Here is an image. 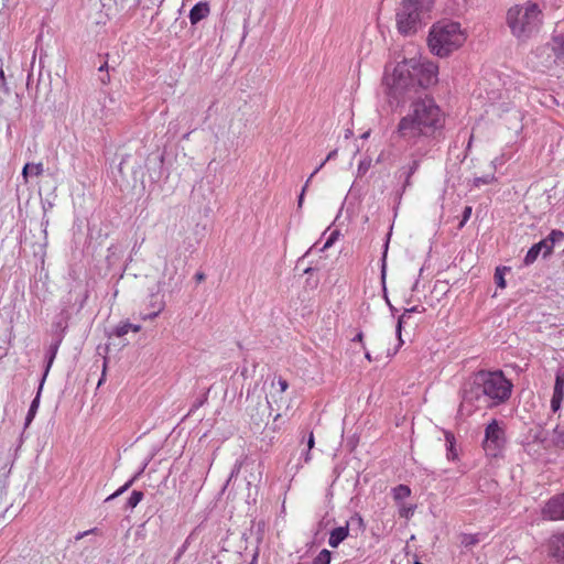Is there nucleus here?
<instances>
[{
	"label": "nucleus",
	"instance_id": "de8ad7c7",
	"mask_svg": "<svg viewBox=\"0 0 564 564\" xmlns=\"http://www.w3.org/2000/svg\"><path fill=\"white\" fill-rule=\"evenodd\" d=\"M386 274V254L383 256V263H382V279H384Z\"/></svg>",
	"mask_w": 564,
	"mask_h": 564
},
{
	"label": "nucleus",
	"instance_id": "7ed1b4c3",
	"mask_svg": "<svg viewBox=\"0 0 564 564\" xmlns=\"http://www.w3.org/2000/svg\"><path fill=\"white\" fill-rule=\"evenodd\" d=\"M465 33L460 24L453 21H440L435 23L429 34V47L434 55L448 56L465 42Z\"/></svg>",
	"mask_w": 564,
	"mask_h": 564
},
{
	"label": "nucleus",
	"instance_id": "f257e3e1",
	"mask_svg": "<svg viewBox=\"0 0 564 564\" xmlns=\"http://www.w3.org/2000/svg\"><path fill=\"white\" fill-rule=\"evenodd\" d=\"M438 67L433 62L416 58L398 63L392 75L384 76L390 97L398 104L413 100L410 110L398 124V132L410 145L430 147L443 132L445 113L435 100L423 91L437 82Z\"/></svg>",
	"mask_w": 564,
	"mask_h": 564
},
{
	"label": "nucleus",
	"instance_id": "5fc2aeb1",
	"mask_svg": "<svg viewBox=\"0 0 564 564\" xmlns=\"http://www.w3.org/2000/svg\"><path fill=\"white\" fill-rule=\"evenodd\" d=\"M250 564H257V555L253 556V558H252Z\"/></svg>",
	"mask_w": 564,
	"mask_h": 564
},
{
	"label": "nucleus",
	"instance_id": "a19ab883",
	"mask_svg": "<svg viewBox=\"0 0 564 564\" xmlns=\"http://www.w3.org/2000/svg\"><path fill=\"white\" fill-rule=\"evenodd\" d=\"M369 164H366L365 162H360L359 166H358V172L359 173H365L368 169Z\"/></svg>",
	"mask_w": 564,
	"mask_h": 564
},
{
	"label": "nucleus",
	"instance_id": "bf43d9fd",
	"mask_svg": "<svg viewBox=\"0 0 564 564\" xmlns=\"http://www.w3.org/2000/svg\"><path fill=\"white\" fill-rule=\"evenodd\" d=\"M414 564H423V563H421V562H419V561H415V562H414Z\"/></svg>",
	"mask_w": 564,
	"mask_h": 564
},
{
	"label": "nucleus",
	"instance_id": "393cba45",
	"mask_svg": "<svg viewBox=\"0 0 564 564\" xmlns=\"http://www.w3.org/2000/svg\"><path fill=\"white\" fill-rule=\"evenodd\" d=\"M143 497H144V494L142 491L133 490L127 500L126 507L130 508V509L135 508L141 502Z\"/></svg>",
	"mask_w": 564,
	"mask_h": 564
},
{
	"label": "nucleus",
	"instance_id": "864d4df0",
	"mask_svg": "<svg viewBox=\"0 0 564 564\" xmlns=\"http://www.w3.org/2000/svg\"><path fill=\"white\" fill-rule=\"evenodd\" d=\"M0 79L3 80L4 79V73L2 69H0Z\"/></svg>",
	"mask_w": 564,
	"mask_h": 564
},
{
	"label": "nucleus",
	"instance_id": "f8f14e48",
	"mask_svg": "<svg viewBox=\"0 0 564 564\" xmlns=\"http://www.w3.org/2000/svg\"><path fill=\"white\" fill-rule=\"evenodd\" d=\"M210 13L209 3L206 1L197 2L189 11L188 18L192 25H196L202 20L206 19Z\"/></svg>",
	"mask_w": 564,
	"mask_h": 564
},
{
	"label": "nucleus",
	"instance_id": "a878e982",
	"mask_svg": "<svg viewBox=\"0 0 564 564\" xmlns=\"http://www.w3.org/2000/svg\"><path fill=\"white\" fill-rule=\"evenodd\" d=\"M332 552L324 549L313 560V564H330Z\"/></svg>",
	"mask_w": 564,
	"mask_h": 564
},
{
	"label": "nucleus",
	"instance_id": "6ab92c4d",
	"mask_svg": "<svg viewBox=\"0 0 564 564\" xmlns=\"http://www.w3.org/2000/svg\"><path fill=\"white\" fill-rule=\"evenodd\" d=\"M147 464H144V466L142 467V469L134 476L132 477L130 480H128L123 486H121L118 490H116L113 494H111L110 496H108L106 499H105V502H108V501H111L113 499H116L117 497L121 496L123 492H126L131 486L132 484L134 482V480L143 473L144 468H145Z\"/></svg>",
	"mask_w": 564,
	"mask_h": 564
},
{
	"label": "nucleus",
	"instance_id": "3c124183",
	"mask_svg": "<svg viewBox=\"0 0 564 564\" xmlns=\"http://www.w3.org/2000/svg\"><path fill=\"white\" fill-rule=\"evenodd\" d=\"M355 341H361L362 340V333H359L356 335V337L354 338Z\"/></svg>",
	"mask_w": 564,
	"mask_h": 564
},
{
	"label": "nucleus",
	"instance_id": "aec40b11",
	"mask_svg": "<svg viewBox=\"0 0 564 564\" xmlns=\"http://www.w3.org/2000/svg\"><path fill=\"white\" fill-rule=\"evenodd\" d=\"M152 297L155 299V310H152L149 313H144L142 315V319L144 321L155 318L164 308L165 304L163 300L159 296V294H152Z\"/></svg>",
	"mask_w": 564,
	"mask_h": 564
},
{
	"label": "nucleus",
	"instance_id": "13d9d810",
	"mask_svg": "<svg viewBox=\"0 0 564 564\" xmlns=\"http://www.w3.org/2000/svg\"><path fill=\"white\" fill-rule=\"evenodd\" d=\"M369 137V132H366L362 134V138H368Z\"/></svg>",
	"mask_w": 564,
	"mask_h": 564
},
{
	"label": "nucleus",
	"instance_id": "603ef678",
	"mask_svg": "<svg viewBox=\"0 0 564 564\" xmlns=\"http://www.w3.org/2000/svg\"><path fill=\"white\" fill-rule=\"evenodd\" d=\"M90 531H87V532H83V533H79L76 539H82L84 535L88 534Z\"/></svg>",
	"mask_w": 564,
	"mask_h": 564
},
{
	"label": "nucleus",
	"instance_id": "6e6d98bb",
	"mask_svg": "<svg viewBox=\"0 0 564 564\" xmlns=\"http://www.w3.org/2000/svg\"><path fill=\"white\" fill-rule=\"evenodd\" d=\"M186 549V545H183L181 552L178 553V556H181L182 552Z\"/></svg>",
	"mask_w": 564,
	"mask_h": 564
},
{
	"label": "nucleus",
	"instance_id": "dca6fc26",
	"mask_svg": "<svg viewBox=\"0 0 564 564\" xmlns=\"http://www.w3.org/2000/svg\"><path fill=\"white\" fill-rule=\"evenodd\" d=\"M43 164L42 163H26L22 169V177L24 183L29 182V175L40 176L43 173Z\"/></svg>",
	"mask_w": 564,
	"mask_h": 564
},
{
	"label": "nucleus",
	"instance_id": "a18cd8bd",
	"mask_svg": "<svg viewBox=\"0 0 564 564\" xmlns=\"http://www.w3.org/2000/svg\"><path fill=\"white\" fill-rule=\"evenodd\" d=\"M195 279H196L198 282H200V281H203V280L205 279V275H204V273H202V272H197V273L195 274Z\"/></svg>",
	"mask_w": 564,
	"mask_h": 564
},
{
	"label": "nucleus",
	"instance_id": "e433bc0d",
	"mask_svg": "<svg viewBox=\"0 0 564 564\" xmlns=\"http://www.w3.org/2000/svg\"><path fill=\"white\" fill-rule=\"evenodd\" d=\"M326 164L325 161L321 162L319 165H317V167L313 171V173L310 175V177L307 178L308 183L311 182V180L323 169V166Z\"/></svg>",
	"mask_w": 564,
	"mask_h": 564
},
{
	"label": "nucleus",
	"instance_id": "72a5a7b5",
	"mask_svg": "<svg viewBox=\"0 0 564 564\" xmlns=\"http://www.w3.org/2000/svg\"><path fill=\"white\" fill-rule=\"evenodd\" d=\"M276 384H278V387H279V388L276 389V393H279L280 395H281L283 392H285V391H286V389L289 388V383H288V381H286L285 379L281 378V377L276 380Z\"/></svg>",
	"mask_w": 564,
	"mask_h": 564
},
{
	"label": "nucleus",
	"instance_id": "0eeeda50",
	"mask_svg": "<svg viewBox=\"0 0 564 564\" xmlns=\"http://www.w3.org/2000/svg\"><path fill=\"white\" fill-rule=\"evenodd\" d=\"M414 150L410 154L409 163L402 165L398 171V177L403 178L402 193L412 185L411 177L419 170L422 159L429 153L426 144L412 145Z\"/></svg>",
	"mask_w": 564,
	"mask_h": 564
},
{
	"label": "nucleus",
	"instance_id": "c756f323",
	"mask_svg": "<svg viewBox=\"0 0 564 564\" xmlns=\"http://www.w3.org/2000/svg\"><path fill=\"white\" fill-rule=\"evenodd\" d=\"M547 242L552 243V249L554 248V243L564 241V232L561 230H552L547 236Z\"/></svg>",
	"mask_w": 564,
	"mask_h": 564
},
{
	"label": "nucleus",
	"instance_id": "4468645a",
	"mask_svg": "<svg viewBox=\"0 0 564 564\" xmlns=\"http://www.w3.org/2000/svg\"><path fill=\"white\" fill-rule=\"evenodd\" d=\"M349 534V524L337 527L329 532L328 544L330 547H337Z\"/></svg>",
	"mask_w": 564,
	"mask_h": 564
},
{
	"label": "nucleus",
	"instance_id": "a211bd4d",
	"mask_svg": "<svg viewBox=\"0 0 564 564\" xmlns=\"http://www.w3.org/2000/svg\"><path fill=\"white\" fill-rule=\"evenodd\" d=\"M424 311H425L424 307L420 308L419 306H413V307L404 310L403 314L398 318V323H397V327H395V332H397V335L400 340H401L402 325H403L405 318L410 317V315L412 313H423Z\"/></svg>",
	"mask_w": 564,
	"mask_h": 564
},
{
	"label": "nucleus",
	"instance_id": "79ce46f5",
	"mask_svg": "<svg viewBox=\"0 0 564 564\" xmlns=\"http://www.w3.org/2000/svg\"><path fill=\"white\" fill-rule=\"evenodd\" d=\"M384 299H386V302L391 311L392 314H394V312H397V308L391 304L390 300L388 299L387 295H384Z\"/></svg>",
	"mask_w": 564,
	"mask_h": 564
},
{
	"label": "nucleus",
	"instance_id": "bb28decb",
	"mask_svg": "<svg viewBox=\"0 0 564 564\" xmlns=\"http://www.w3.org/2000/svg\"><path fill=\"white\" fill-rule=\"evenodd\" d=\"M510 269L509 268H497L496 269V272H495V282L496 284L498 285V288L500 289H505L506 288V280H505V272L506 271H509Z\"/></svg>",
	"mask_w": 564,
	"mask_h": 564
},
{
	"label": "nucleus",
	"instance_id": "4d7b16f0",
	"mask_svg": "<svg viewBox=\"0 0 564 564\" xmlns=\"http://www.w3.org/2000/svg\"><path fill=\"white\" fill-rule=\"evenodd\" d=\"M310 460V455L308 453L305 455V462H308Z\"/></svg>",
	"mask_w": 564,
	"mask_h": 564
},
{
	"label": "nucleus",
	"instance_id": "1a4fd4ad",
	"mask_svg": "<svg viewBox=\"0 0 564 564\" xmlns=\"http://www.w3.org/2000/svg\"><path fill=\"white\" fill-rule=\"evenodd\" d=\"M101 118L110 120L112 117L123 111L122 102L115 96V94H107L100 100Z\"/></svg>",
	"mask_w": 564,
	"mask_h": 564
},
{
	"label": "nucleus",
	"instance_id": "c03bdc74",
	"mask_svg": "<svg viewBox=\"0 0 564 564\" xmlns=\"http://www.w3.org/2000/svg\"><path fill=\"white\" fill-rule=\"evenodd\" d=\"M108 69H109V66H108V63H107V62H105L104 64H101V65L99 66V68H98V70H99V72H104V70L108 72Z\"/></svg>",
	"mask_w": 564,
	"mask_h": 564
},
{
	"label": "nucleus",
	"instance_id": "cd10ccee",
	"mask_svg": "<svg viewBox=\"0 0 564 564\" xmlns=\"http://www.w3.org/2000/svg\"><path fill=\"white\" fill-rule=\"evenodd\" d=\"M494 181H496V177L494 174H487L484 176H478L473 180V184L475 187H480L481 185L491 184Z\"/></svg>",
	"mask_w": 564,
	"mask_h": 564
},
{
	"label": "nucleus",
	"instance_id": "c9c22d12",
	"mask_svg": "<svg viewBox=\"0 0 564 564\" xmlns=\"http://www.w3.org/2000/svg\"><path fill=\"white\" fill-rule=\"evenodd\" d=\"M307 186H308V181H306V183H305L304 187L302 188V192H301V194L299 196V199H297V206L299 207H302V204H303V200H304V194L306 192Z\"/></svg>",
	"mask_w": 564,
	"mask_h": 564
},
{
	"label": "nucleus",
	"instance_id": "58836bf2",
	"mask_svg": "<svg viewBox=\"0 0 564 564\" xmlns=\"http://www.w3.org/2000/svg\"><path fill=\"white\" fill-rule=\"evenodd\" d=\"M239 470H240V464L237 463V464H235V466H234V468H232V470L230 473L229 479H231L232 477L238 475Z\"/></svg>",
	"mask_w": 564,
	"mask_h": 564
},
{
	"label": "nucleus",
	"instance_id": "4c0bfd02",
	"mask_svg": "<svg viewBox=\"0 0 564 564\" xmlns=\"http://www.w3.org/2000/svg\"><path fill=\"white\" fill-rule=\"evenodd\" d=\"M314 444H315L314 435H313V432H311L308 435V440H307L308 451H311L314 447Z\"/></svg>",
	"mask_w": 564,
	"mask_h": 564
},
{
	"label": "nucleus",
	"instance_id": "ddd939ff",
	"mask_svg": "<svg viewBox=\"0 0 564 564\" xmlns=\"http://www.w3.org/2000/svg\"><path fill=\"white\" fill-rule=\"evenodd\" d=\"M550 555L557 561L564 560V533L552 535L549 543Z\"/></svg>",
	"mask_w": 564,
	"mask_h": 564
},
{
	"label": "nucleus",
	"instance_id": "473e14b6",
	"mask_svg": "<svg viewBox=\"0 0 564 564\" xmlns=\"http://www.w3.org/2000/svg\"><path fill=\"white\" fill-rule=\"evenodd\" d=\"M471 212H473V208L471 206H466L463 210V215H462V220L458 225V228L462 229L465 224L469 220L470 216H471Z\"/></svg>",
	"mask_w": 564,
	"mask_h": 564
},
{
	"label": "nucleus",
	"instance_id": "4be33fe9",
	"mask_svg": "<svg viewBox=\"0 0 564 564\" xmlns=\"http://www.w3.org/2000/svg\"><path fill=\"white\" fill-rule=\"evenodd\" d=\"M553 444L556 447L564 448V425H556L553 430Z\"/></svg>",
	"mask_w": 564,
	"mask_h": 564
},
{
	"label": "nucleus",
	"instance_id": "2eb2a0df",
	"mask_svg": "<svg viewBox=\"0 0 564 564\" xmlns=\"http://www.w3.org/2000/svg\"><path fill=\"white\" fill-rule=\"evenodd\" d=\"M43 383H44L43 380H41V383H40L36 397L31 402V405L29 408V411H28V414H26V417H25V427H28L30 425V423L33 421V419H34V416H35V414L37 412L39 404H40V395H41V391H42V388H43Z\"/></svg>",
	"mask_w": 564,
	"mask_h": 564
},
{
	"label": "nucleus",
	"instance_id": "39448f33",
	"mask_svg": "<svg viewBox=\"0 0 564 564\" xmlns=\"http://www.w3.org/2000/svg\"><path fill=\"white\" fill-rule=\"evenodd\" d=\"M430 0H403L397 10V26L401 34L411 35L422 25V15L429 9Z\"/></svg>",
	"mask_w": 564,
	"mask_h": 564
},
{
	"label": "nucleus",
	"instance_id": "f704fd0d",
	"mask_svg": "<svg viewBox=\"0 0 564 564\" xmlns=\"http://www.w3.org/2000/svg\"><path fill=\"white\" fill-rule=\"evenodd\" d=\"M337 236H338V231H333L329 237L327 238V240L325 241L323 248L321 250H326L328 249L329 247L333 246V243L335 242V240L337 239Z\"/></svg>",
	"mask_w": 564,
	"mask_h": 564
},
{
	"label": "nucleus",
	"instance_id": "09e8293b",
	"mask_svg": "<svg viewBox=\"0 0 564 564\" xmlns=\"http://www.w3.org/2000/svg\"><path fill=\"white\" fill-rule=\"evenodd\" d=\"M140 329H141V326H140V325L132 324V327H131V329H130V330H132V332H135V333H137V332H139Z\"/></svg>",
	"mask_w": 564,
	"mask_h": 564
},
{
	"label": "nucleus",
	"instance_id": "9b49d317",
	"mask_svg": "<svg viewBox=\"0 0 564 564\" xmlns=\"http://www.w3.org/2000/svg\"><path fill=\"white\" fill-rule=\"evenodd\" d=\"M543 253V257H546L552 253V243L547 242V239H543L538 243H534L527 252L524 257V264H532L539 257L540 253Z\"/></svg>",
	"mask_w": 564,
	"mask_h": 564
},
{
	"label": "nucleus",
	"instance_id": "7c9ffc66",
	"mask_svg": "<svg viewBox=\"0 0 564 564\" xmlns=\"http://www.w3.org/2000/svg\"><path fill=\"white\" fill-rule=\"evenodd\" d=\"M415 508L414 505L402 503L400 505L399 514L402 518L410 519L414 514Z\"/></svg>",
	"mask_w": 564,
	"mask_h": 564
},
{
	"label": "nucleus",
	"instance_id": "b1692460",
	"mask_svg": "<svg viewBox=\"0 0 564 564\" xmlns=\"http://www.w3.org/2000/svg\"><path fill=\"white\" fill-rule=\"evenodd\" d=\"M552 50L554 51L555 55L557 57L564 55V33L561 35H555L553 37V46Z\"/></svg>",
	"mask_w": 564,
	"mask_h": 564
},
{
	"label": "nucleus",
	"instance_id": "2f4dec72",
	"mask_svg": "<svg viewBox=\"0 0 564 564\" xmlns=\"http://www.w3.org/2000/svg\"><path fill=\"white\" fill-rule=\"evenodd\" d=\"M446 443H447V457L448 459H454L456 457V453L454 452V436L451 433H446Z\"/></svg>",
	"mask_w": 564,
	"mask_h": 564
},
{
	"label": "nucleus",
	"instance_id": "49530a36",
	"mask_svg": "<svg viewBox=\"0 0 564 564\" xmlns=\"http://www.w3.org/2000/svg\"><path fill=\"white\" fill-rule=\"evenodd\" d=\"M57 328H62L63 330L66 328V322L59 321L56 323Z\"/></svg>",
	"mask_w": 564,
	"mask_h": 564
},
{
	"label": "nucleus",
	"instance_id": "c85d7f7f",
	"mask_svg": "<svg viewBox=\"0 0 564 564\" xmlns=\"http://www.w3.org/2000/svg\"><path fill=\"white\" fill-rule=\"evenodd\" d=\"M131 327V323L122 322L118 326H116V328L113 329V335H116L117 337H122L130 332Z\"/></svg>",
	"mask_w": 564,
	"mask_h": 564
},
{
	"label": "nucleus",
	"instance_id": "412c9836",
	"mask_svg": "<svg viewBox=\"0 0 564 564\" xmlns=\"http://www.w3.org/2000/svg\"><path fill=\"white\" fill-rule=\"evenodd\" d=\"M392 495L394 500L400 502L411 495V489L406 485H399L392 489Z\"/></svg>",
	"mask_w": 564,
	"mask_h": 564
},
{
	"label": "nucleus",
	"instance_id": "20e7f679",
	"mask_svg": "<svg viewBox=\"0 0 564 564\" xmlns=\"http://www.w3.org/2000/svg\"><path fill=\"white\" fill-rule=\"evenodd\" d=\"M507 22L512 34L524 40L539 31L542 23L541 11L532 2L514 6L507 13Z\"/></svg>",
	"mask_w": 564,
	"mask_h": 564
},
{
	"label": "nucleus",
	"instance_id": "37998d69",
	"mask_svg": "<svg viewBox=\"0 0 564 564\" xmlns=\"http://www.w3.org/2000/svg\"><path fill=\"white\" fill-rule=\"evenodd\" d=\"M109 80H110V77H109V75H108V74H106V75H104V76H101V77H100V82H101L104 85L108 84V83H109Z\"/></svg>",
	"mask_w": 564,
	"mask_h": 564
},
{
	"label": "nucleus",
	"instance_id": "8fccbe9b",
	"mask_svg": "<svg viewBox=\"0 0 564 564\" xmlns=\"http://www.w3.org/2000/svg\"><path fill=\"white\" fill-rule=\"evenodd\" d=\"M149 305L151 306L152 310H155V299L154 297H152V296L150 297V304Z\"/></svg>",
	"mask_w": 564,
	"mask_h": 564
},
{
	"label": "nucleus",
	"instance_id": "423d86ee",
	"mask_svg": "<svg viewBox=\"0 0 564 564\" xmlns=\"http://www.w3.org/2000/svg\"><path fill=\"white\" fill-rule=\"evenodd\" d=\"M506 443L505 430L497 420H491L485 429L484 449L490 456H498Z\"/></svg>",
	"mask_w": 564,
	"mask_h": 564
},
{
	"label": "nucleus",
	"instance_id": "ea45409f",
	"mask_svg": "<svg viewBox=\"0 0 564 564\" xmlns=\"http://www.w3.org/2000/svg\"><path fill=\"white\" fill-rule=\"evenodd\" d=\"M336 155H337V150H333V151H330V152L328 153V155L326 156V159H325L324 161H325V162L330 161V160L335 159V158H336Z\"/></svg>",
	"mask_w": 564,
	"mask_h": 564
},
{
	"label": "nucleus",
	"instance_id": "f3484780",
	"mask_svg": "<svg viewBox=\"0 0 564 564\" xmlns=\"http://www.w3.org/2000/svg\"><path fill=\"white\" fill-rule=\"evenodd\" d=\"M61 341H62V337H59V338H58L54 344H52V345L50 346V348H48L47 356H46V358H47V364H46V367H45L44 375H43V377H42L43 382L45 381V378H46V376H47V373H48V371H50V369H51V367H52V365H53V361H54V359H55V357H56V354H57V350H58V347H59Z\"/></svg>",
	"mask_w": 564,
	"mask_h": 564
},
{
	"label": "nucleus",
	"instance_id": "9d476101",
	"mask_svg": "<svg viewBox=\"0 0 564 564\" xmlns=\"http://www.w3.org/2000/svg\"><path fill=\"white\" fill-rule=\"evenodd\" d=\"M564 400V370L558 369L555 375L554 390L551 399V409L557 412Z\"/></svg>",
	"mask_w": 564,
	"mask_h": 564
},
{
	"label": "nucleus",
	"instance_id": "5701e85b",
	"mask_svg": "<svg viewBox=\"0 0 564 564\" xmlns=\"http://www.w3.org/2000/svg\"><path fill=\"white\" fill-rule=\"evenodd\" d=\"M480 535L479 534H467L464 533L460 535V544L464 547H471L480 542Z\"/></svg>",
	"mask_w": 564,
	"mask_h": 564
},
{
	"label": "nucleus",
	"instance_id": "6e6552de",
	"mask_svg": "<svg viewBox=\"0 0 564 564\" xmlns=\"http://www.w3.org/2000/svg\"><path fill=\"white\" fill-rule=\"evenodd\" d=\"M542 516L550 521L564 520V492L547 500L542 509Z\"/></svg>",
	"mask_w": 564,
	"mask_h": 564
},
{
	"label": "nucleus",
	"instance_id": "f03ea898",
	"mask_svg": "<svg viewBox=\"0 0 564 564\" xmlns=\"http://www.w3.org/2000/svg\"><path fill=\"white\" fill-rule=\"evenodd\" d=\"M512 387L501 370L473 373L460 388L458 414L468 417L477 410L505 403L511 395Z\"/></svg>",
	"mask_w": 564,
	"mask_h": 564
}]
</instances>
